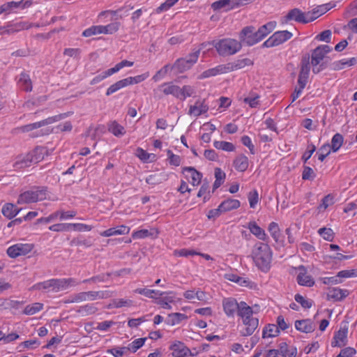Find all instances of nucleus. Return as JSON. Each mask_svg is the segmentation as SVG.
Instances as JSON below:
<instances>
[{
    "label": "nucleus",
    "mask_w": 357,
    "mask_h": 357,
    "mask_svg": "<svg viewBox=\"0 0 357 357\" xmlns=\"http://www.w3.org/2000/svg\"><path fill=\"white\" fill-rule=\"evenodd\" d=\"M275 21H271L259 27L257 30L253 26L244 27L239 33L241 43L252 46L265 38L275 28Z\"/></svg>",
    "instance_id": "f257e3e1"
},
{
    "label": "nucleus",
    "mask_w": 357,
    "mask_h": 357,
    "mask_svg": "<svg viewBox=\"0 0 357 357\" xmlns=\"http://www.w3.org/2000/svg\"><path fill=\"white\" fill-rule=\"evenodd\" d=\"M238 317L242 323L241 326H239L241 327L240 335L242 337L252 335L259 326L258 312L247 303H244L241 305Z\"/></svg>",
    "instance_id": "f03ea898"
},
{
    "label": "nucleus",
    "mask_w": 357,
    "mask_h": 357,
    "mask_svg": "<svg viewBox=\"0 0 357 357\" xmlns=\"http://www.w3.org/2000/svg\"><path fill=\"white\" fill-rule=\"evenodd\" d=\"M273 252L268 245L262 242H257L252 247L251 257L259 269L267 272L271 267Z\"/></svg>",
    "instance_id": "7ed1b4c3"
},
{
    "label": "nucleus",
    "mask_w": 357,
    "mask_h": 357,
    "mask_svg": "<svg viewBox=\"0 0 357 357\" xmlns=\"http://www.w3.org/2000/svg\"><path fill=\"white\" fill-rule=\"evenodd\" d=\"M78 284V282L73 278H52L35 284L32 288L36 290H44L47 292H59L65 291L70 287Z\"/></svg>",
    "instance_id": "20e7f679"
},
{
    "label": "nucleus",
    "mask_w": 357,
    "mask_h": 357,
    "mask_svg": "<svg viewBox=\"0 0 357 357\" xmlns=\"http://www.w3.org/2000/svg\"><path fill=\"white\" fill-rule=\"evenodd\" d=\"M48 193L45 187L35 186L22 192L17 199L18 204H26L43 201L47 198Z\"/></svg>",
    "instance_id": "39448f33"
},
{
    "label": "nucleus",
    "mask_w": 357,
    "mask_h": 357,
    "mask_svg": "<svg viewBox=\"0 0 357 357\" xmlns=\"http://www.w3.org/2000/svg\"><path fill=\"white\" fill-rule=\"evenodd\" d=\"M215 47L221 56H229L238 52L242 48L241 41L233 38H225L219 40Z\"/></svg>",
    "instance_id": "423d86ee"
},
{
    "label": "nucleus",
    "mask_w": 357,
    "mask_h": 357,
    "mask_svg": "<svg viewBox=\"0 0 357 357\" xmlns=\"http://www.w3.org/2000/svg\"><path fill=\"white\" fill-rule=\"evenodd\" d=\"M332 50V48L328 45H321L316 47L312 53L311 58V64L312 66V72L315 74L319 73L324 69L321 61L325 56Z\"/></svg>",
    "instance_id": "0eeeda50"
},
{
    "label": "nucleus",
    "mask_w": 357,
    "mask_h": 357,
    "mask_svg": "<svg viewBox=\"0 0 357 357\" xmlns=\"http://www.w3.org/2000/svg\"><path fill=\"white\" fill-rule=\"evenodd\" d=\"M112 296L109 291H83L75 294L72 302L80 303L83 301H93L98 299L107 298Z\"/></svg>",
    "instance_id": "6e6552de"
},
{
    "label": "nucleus",
    "mask_w": 357,
    "mask_h": 357,
    "mask_svg": "<svg viewBox=\"0 0 357 357\" xmlns=\"http://www.w3.org/2000/svg\"><path fill=\"white\" fill-rule=\"evenodd\" d=\"M199 54L200 49L195 50L193 52L185 57L178 59L172 68L176 70L178 73H183L190 69L197 61Z\"/></svg>",
    "instance_id": "1a4fd4ad"
},
{
    "label": "nucleus",
    "mask_w": 357,
    "mask_h": 357,
    "mask_svg": "<svg viewBox=\"0 0 357 357\" xmlns=\"http://www.w3.org/2000/svg\"><path fill=\"white\" fill-rule=\"evenodd\" d=\"M293 33L287 30L275 31L263 43L262 47L270 48L278 46L291 39Z\"/></svg>",
    "instance_id": "9d476101"
},
{
    "label": "nucleus",
    "mask_w": 357,
    "mask_h": 357,
    "mask_svg": "<svg viewBox=\"0 0 357 357\" xmlns=\"http://www.w3.org/2000/svg\"><path fill=\"white\" fill-rule=\"evenodd\" d=\"M33 5L32 0H21L20 1H8L0 6V14L12 13H17L18 10L30 8Z\"/></svg>",
    "instance_id": "9b49d317"
},
{
    "label": "nucleus",
    "mask_w": 357,
    "mask_h": 357,
    "mask_svg": "<svg viewBox=\"0 0 357 357\" xmlns=\"http://www.w3.org/2000/svg\"><path fill=\"white\" fill-rule=\"evenodd\" d=\"M67 114H60L54 116L49 117L46 119L35 122L33 123L27 124L23 126H21L19 129L23 132H28L35 129H38L40 127L52 124L54 122L59 121L67 116Z\"/></svg>",
    "instance_id": "f8f14e48"
},
{
    "label": "nucleus",
    "mask_w": 357,
    "mask_h": 357,
    "mask_svg": "<svg viewBox=\"0 0 357 357\" xmlns=\"http://www.w3.org/2000/svg\"><path fill=\"white\" fill-rule=\"evenodd\" d=\"M311 19L307 12H303L299 8H293L290 10L285 16V21H295L298 23L307 24L311 22Z\"/></svg>",
    "instance_id": "ddd939ff"
},
{
    "label": "nucleus",
    "mask_w": 357,
    "mask_h": 357,
    "mask_svg": "<svg viewBox=\"0 0 357 357\" xmlns=\"http://www.w3.org/2000/svg\"><path fill=\"white\" fill-rule=\"evenodd\" d=\"M33 249V245L29 243H17L10 246L7 249V254L11 258H16L19 256L25 255L29 253Z\"/></svg>",
    "instance_id": "4468645a"
},
{
    "label": "nucleus",
    "mask_w": 357,
    "mask_h": 357,
    "mask_svg": "<svg viewBox=\"0 0 357 357\" xmlns=\"http://www.w3.org/2000/svg\"><path fill=\"white\" fill-rule=\"evenodd\" d=\"M244 303H246L244 301L238 303L236 299L232 298H225L222 301L224 312L229 317H234L236 312L238 316V311L241 308V305Z\"/></svg>",
    "instance_id": "2eb2a0df"
},
{
    "label": "nucleus",
    "mask_w": 357,
    "mask_h": 357,
    "mask_svg": "<svg viewBox=\"0 0 357 357\" xmlns=\"http://www.w3.org/2000/svg\"><path fill=\"white\" fill-rule=\"evenodd\" d=\"M295 269L298 271L296 281L299 285L307 287L314 286V280L311 275L307 274V269L304 266H298Z\"/></svg>",
    "instance_id": "dca6fc26"
},
{
    "label": "nucleus",
    "mask_w": 357,
    "mask_h": 357,
    "mask_svg": "<svg viewBox=\"0 0 357 357\" xmlns=\"http://www.w3.org/2000/svg\"><path fill=\"white\" fill-rule=\"evenodd\" d=\"M208 105L204 99L197 100L193 105L189 106L188 114L194 117H197L202 114H206L208 110Z\"/></svg>",
    "instance_id": "f3484780"
},
{
    "label": "nucleus",
    "mask_w": 357,
    "mask_h": 357,
    "mask_svg": "<svg viewBox=\"0 0 357 357\" xmlns=\"http://www.w3.org/2000/svg\"><path fill=\"white\" fill-rule=\"evenodd\" d=\"M163 296H156L155 303L161 307L166 310H171V303L176 302V293L174 291H165Z\"/></svg>",
    "instance_id": "a211bd4d"
},
{
    "label": "nucleus",
    "mask_w": 357,
    "mask_h": 357,
    "mask_svg": "<svg viewBox=\"0 0 357 357\" xmlns=\"http://www.w3.org/2000/svg\"><path fill=\"white\" fill-rule=\"evenodd\" d=\"M173 357H188L191 354L190 350L180 341L174 342L169 347Z\"/></svg>",
    "instance_id": "6ab92c4d"
},
{
    "label": "nucleus",
    "mask_w": 357,
    "mask_h": 357,
    "mask_svg": "<svg viewBox=\"0 0 357 357\" xmlns=\"http://www.w3.org/2000/svg\"><path fill=\"white\" fill-rule=\"evenodd\" d=\"M183 174H185V178L190 181L192 185L197 186L201 183L202 174L199 172L197 171L194 167H183Z\"/></svg>",
    "instance_id": "aec40b11"
},
{
    "label": "nucleus",
    "mask_w": 357,
    "mask_h": 357,
    "mask_svg": "<svg viewBox=\"0 0 357 357\" xmlns=\"http://www.w3.org/2000/svg\"><path fill=\"white\" fill-rule=\"evenodd\" d=\"M254 63L253 61L249 58L238 59L232 62L225 63L227 73L236 71L242 69L246 66H252Z\"/></svg>",
    "instance_id": "412c9836"
},
{
    "label": "nucleus",
    "mask_w": 357,
    "mask_h": 357,
    "mask_svg": "<svg viewBox=\"0 0 357 357\" xmlns=\"http://www.w3.org/2000/svg\"><path fill=\"white\" fill-rule=\"evenodd\" d=\"M347 335L348 327L347 326L341 327L334 335L333 341L331 342L332 347L345 346L347 344Z\"/></svg>",
    "instance_id": "4be33fe9"
},
{
    "label": "nucleus",
    "mask_w": 357,
    "mask_h": 357,
    "mask_svg": "<svg viewBox=\"0 0 357 357\" xmlns=\"http://www.w3.org/2000/svg\"><path fill=\"white\" fill-rule=\"evenodd\" d=\"M294 326L297 331L305 333H312L316 328L314 321L310 319L296 320Z\"/></svg>",
    "instance_id": "5701e85b"
},
{
    "label": "nucleus",
    "mask_w": 357,
    "mask_h": 357,
    "mask_svg": "<svg viewBox=\"0 0 357 357\" xmlns=\"http://www.w3.org/2000/svg\"><path fill=\"white\" fill-rule=\"evenodd\" d=\"M250 233L260 241H267L268 236L264 229L258 225L255 221H250L245 226Z\"/></svg>",
    "instance_id": "b1692460"
},
{
    "label": "nucleus",
    "mask_w": 357,
    "mask_h": 357,
    "mask_svg": "<svg viewBox=\"0 0 357 357\" xmlns=\"http://www.w3.org/2000/svg\"><path fill=\"white\" fill-rule=\"evenodd\" d=\"M310 70V65L308 61H303L301 63V70L298 75V84L301 89H304L307 83Z\"/></svg>",
    "instance_id": "393cba45"
},
{
    "label": "nucleus",
    "mask_w": 357,
    "mask_h": 357,
    "mask_svg": "<svg viewBox=\"0 0 357 357\" xmlns=\"http://www.w3.org/2000/svg\"><path fill=\"white\" fill-rule=\"evenodd\" d=\"M357 58H344L338 61H335L331 63L330 68L333 70H340L356 65Z\"/></svg>",
    "instance_id": "a878e982"
},
{
    "label": "nucleus",
    "mask_w": 357,
    "mask_h": 357,
    "mask_svg": "<svg viewBox=\"0 0 357 357\" xmlns=\"http://www.w3.org/2000/svg\"><path fill=\"white\" fill-rule=\"evenodd\" d=\"M348 295V290L340 289L339 287H333L328 289L326 297L328 301L333 300L334 301H339L346 298Z\"/></svg>",
    "instance_id": "bb28decb"
},
{
    "label": "nucleus",
    "mask_w": 357,
    "mask_h": 357,
    "mask_svg": "<svg viewBox=\"0 0 357 357\" xmlns=\"http://www.w3.org/2000/svg\"><path fill=\"white\" fill-rule=\"evenodd\" d=\"M158 91H162L165 95H172L179 99L180 87L172 82H166L158 86Z\"/></svg>",
    "instance_id": "cd10ccee"
},
{
    "label": "nucleus",
    "mask_w": 357,
    "mask_h": 357,
    "mask_svg": "<svg viewBox=\"0 0 357 357\" xmlns=\"http://www.w3.org/2000/svg\"><path fill=\"white\" fill-rule=\"evenodd\" d=\"M158 234V232L155 228H151L150 229H143L134 231L132 233V238L133 239H144L149 237L155 238Z\"/></svg>",
    "instance_id": "c85d7f7f"
},
{
    "label": "nucleus",
    "mask_w": 357,
    "mask_h": 357,
    "mask_svg": "<svg viewBox=\"0 0 357 357\" xmlns=\"http://www.w3.org/2000/svg\"><path fill=\"white\" fill-rule=\"evenodd\" d=\"M130 227L122 225L119 227L109 228L103 231L100 233V236L103 237H109L115 235L127 234L130 232Z\"/></svg>",
    "instance_id": "c756f323"
},
{
    "label": "nucleus",
    "mask_w": 357,
    "mask_h": 357,
    "mask_svg": "<svg viewBox=\"0 0 357 357\" xmlns=\"http://www.w3.org/2000/svg\"><path fill=\"white\" fill-rule=\"evenodd\" d=\"M233 166L238 172H245L249 166L248 158L243 154L237 155L233 161Z\"/></svg>",
    "instance_id": "7c9ffc66"
},
{
    "label": "nucleus",
    "mask_w": 357,
    "mask_h": 357,
    "mask_svg": "<svg viewBox=\"0 0 357 357\" xmlns=\"http://www.w3.org/2000/svg\"><path fill=\"white\" fill-rule=\"evenodd\" d=\"M227 73L225 64L218 65L214 68L204 71L199 76V79H205L210 77L216 76L220 74Z\"/></svg>",
    "instance_id": "2f4dec72"
},
{
    "label": "nucleus",
    "mask_w": 357,
    "mask_h": 357,
    "mask_svg": "<svg viewBox=\"0 0 357 357\" xmlns=\"http://www.w3.org/2000/svg\"><path fill=\"white\" fill-rule=\"evenodd\" d=\"M241 205L238 199H227L223 201L218 206L220 213H225L238 208Z\"/></svg>",
    "instance_id": "473e14b6"
},
{
    "label": "nucleus",
    "mask_w": 357,
    "mask_h": 357,
    "mask_svg": "<svg viewBox=\"0 0 357 357\" xmlns=\"http://www.w3.org/2000/svg\"><path fill=\"white\" fill-rule=\"evenodd\" d=\"M18 86L23 91L29 92L32 90V82L30 77L26 73H22L17 81Z\"/></svg>",
    "instance_id": "72a5a7b5"
},
{
    "label": "nucleus",
    "mask_w": 357,
    "mask_h": 357,
    "mask_svg": "<svg viewBox=\"0 0 357 357\" xmlns=\"http://www.w3.org/2000/svg\"><path fill=\"white\" fill-rule=\"evenodd\" d=\"M20 211V209L12 203L5 204L1 209V213L3 216L8 219H13L15 218Z\"/></svg>",
    "instance_id": "f704fd0d"
},
{
    "label": "nucleus",
    "mask_w": 357,
    "mask_h": 357,
    "mask_svg": "<svg viewBox=\"0 0 357 357\" xmlns=\"http://www.w3.org/2000/svg\"><path fill=\"white\" fill-rule=\"evenodd\" d=\"M188 316L185 314L180 312H174L168 314L166 323L169 326H175L179 324L182 321L186 320Z\"/></svg>",
    "instance_id": "c9c22d12"
},
{
    "label": "nucleus",
    "mask_w": 357,
    "mask_h": 357,
    "mask_svg": "<svg viewBox=\"0 0 357 357\" xmlns=\"http://www.w3.org/2000/svg\"><path fill=\"white\" fill-rule=\"evenodd\" d=\"M108 130L116 137H122L126 133L125 128L117 121H113L108 124Z\"/></svg>",
    "instance_id": "e433bc0d"
},
{
    "label": "nucleus",
    "mask_w": 357,
    "mask_h": 357,
    "mask_svg": "<svg viewBox=\"0 0 357 357\" xmlns=\"http://www.w3.org/2000/svg\"><path fill=\"white\" fill-rule=\"evenodd\" d=\"M135 293H137V294H139L141 295H144V296H146L147 298H152L154 300L155 299L156 296H163L165 294V292H163V291H161L159 290L149 289H146V288L136 289L135 290Z\"/></svg>",
    "instance_id": "4c0bfd02"
},
{
    "label": "nucleus",
    "mask_w": 357,
    "mask_h": 357,
    "mask_svg": "<svg viewBox=\"0 0 357 357\" xmlns=\"http://www.w3.org/2000/svg\"><path fill=\"white\" fill-rule=\"evenodd\" d=\"M128 86L127 78L121 79L114 83L106 91V96H109L115 92L119 91L120 89L125 88Z\"/></svg>",
    "instance_id": "58836bf2"
},
{
    "label": "nucleus",
    "mask_w": 357,
    "mask_h": 357,
    "mask_svg": "<svg viewBox=\"0 0 357 357\" xmlns=\"http://www.w3.org/2000/svg\"><path fill=\"white\" fill-rule=\"evenodd\" d=\"M32 163L33 162L31 159V155L28 154L26 155L17 158L13 166L16 169H20L29 167Z\"/></svg>",
    "instance_id": "ea45409f"
},
{
    "label": "nucleus",
    "mask_w": 357,
    "mask_h": 357,
    "mask_svg": "<svg viewBox=\"0 0 357 357\" xmlns=\"http://www.w3.org/2000/svg\"><path fill=\"white\" fill-rule=\"evenodd\" d=\"M280 330L277 325L275 324H268L266 326L262 331V337H276L279 335Z\"/></svg>",
    "instance_id": "a19ab883"
},
{
    "label": "nucleus",
    "mask_w": 357,
    "mask_h": 357,
    "mask_svg": "<svg viewBox=\"0 0 357 357\" xmlns=\"http://www.w3.org/2000/svg\"><path fill=\"white\" fill-rule=\"evenodd\" d=\"M134 305V301L127 298H116L113 299L109 304L111 307L121 308L123 307H130Z\"/></svg>",
    "instance_id": "79ce46f5"
},
{
    "label": "nucleus",
    "mask_w": 357,
    "mask_h": 357,
    "mask_svg": "<svg viewBox=\"0 0 357 357\" xmlns=\"http://www.w3.org/2000/svg\"><path fill=\"white\" fill-rule=\"evenodd\" d=\"M47 154V150L44 147H36L31 153L29 154L31 155V159L33 163H38V162L44 159L45 155Z\"/></svg>",
    "instance_id": "37998d69"
},
{
    "label": "nucleus",
    "mask_w": 357,
    "mask_h": 357,
    "mask_svg": "<svg viewBox=\"0 0 357 357\" xmlns=\"http://www.w3.org/2000/svg\"><path fill=\"white\" fill-rule=\"evenodd\" d=\"M259 95L255 92H251L248 96L243 98V102L248 104L251 108H256L259 105Z\"/></svg>",
    "instance_id": "c03bdc74"
},
{
    "label": "nucleus",
    "mask_w": 357,
    "mask_h": 357,
    "mask_svg": "<svg viewBox=\"0 0 357 357\" xmlns=\"http://www.w3.org/2000/svg\"><path fill=\"white\" fill-rule=\"evenodd\" d=\"M344 142L343 136L340 133L335 134L331 139V150L333 153L338 151Z\"/></svg>",
    "instance_id": "a18cd8bd"
},
{
    "label": "nucleus",
    "mask_w": 357,
    "mask_h": 357,
    "mask_svg": "<svg viewBox=\"0 0 357 357\" xmlns=\"http://www.w3.org/2000/svg\"><path fill=\"white\" fill-rule=\"evenodd\" d=\"M9 29L8 31L18 32L22 30L29 29L31 27V24L27 22H19L16 23H9L7 25Z\"/></svg>",
    "instance_id": "49530a36"
},
{
    "label": "nucleus",
    "mask_w": 357,
    "mask_h": 357,
    "mask_svg": "<svg viewBox=\"0 0 357 357\" xmlns=\"http://www.w3.org/2000/svg\"><path fill=\"white\" fill-rule=\"evenodd\" d=\"M98 311V307L93 303H88L82 305L77 310V312L82 316H88L95 314Z\"/></svg>",
    "instance_id": "de8ad7c7"
},
{
    "label": "nucleus",
    "mask_w": 357,
    "mask_h": 357,
    "mask_svg": "<svg viewBox=\"0 0 357 357\" xmlns=\"http://www.w3.org/2000/svg\"><path fill=\"white\" fill-rule=\"evenodd\" d=\"M213 146L219 150H222L227 152H232L235 151V146L228 142L225 141H214L213 142Z\"/></svg>",
    "instance_id": "09e8293b"
},
{
    "label": "nucleus",
    "mask_w": 357,
    "mask_h": 357,
    "mask_svg": "<svg viewBox=\"0 0 357 357\" xmlns=\"http://www.w3.org/2000/svg\"><path fill=\"white\" fill-rule=\"evenodd\" d=\"M43 308V303H34L31 305H26L23 310V313L26 315H33L42 310Z\"/></svg>",
    "instance_id": "8fccbe9b"
},
{
    "label": "nucleus",
    "mask_w": 357,
    "mask_h": 357,
    "mask_svg": "<svg viewBox=\"0 0 357 357\" xmlns=\"http://www.w3.org/2000/svg\"><path fill=\"white\" fill-rule=\"evenodd\" d=\"M225 173L220 168L215 169V180L213 183V190L218 188L225 181Z\"/></svg>",
    "instance_id": "3c124183"
},
{
    "label": "nucleus",
    "mask_w": 357,
    "mask_h": 357,
    "mask_svg": "<svg viewBox=\"0 0 357 357\" xmlns=\"http://www.w3.org/2000/svg\"><path fill=\"white\" fill-rule=\"evenodd\" d=\"M136 156L140 159L143 162H151L155 158V155L149 153L143 149L138 147L135 153Z\"/></svg>",
    "instance_id": "603ef678"
},
{
    "label": "nucleus",
    "mask_w": 357,
    "mask_h": 357,
    "mask_svg": "<svg viewBox=\"0 0 357 357\" xmlns=\"http://www.w3.org/2000/svg\"><path fill=\"white\" fill-rule=\"evenodd\" d=\"M317 233L327 241H333L335 237V233L331 228L321 227L318 229Z\"/></svg>",
    "instance_id": "864d4df0"
},
{
    "label": "nucleus",
    "mask_w": 357,
    "mask_h": 357,
    "mask_svg": "<svg viewBox=\"0 0 357 357\" xmlns=\"http://www.w3.org/2000/svg\"><path fill=\"white\" fill-rule=\"evenodd\" d=\"M147 340L146 337H142L135 339L131 343H130L127 347L128 350L132 353H135L138 349L142 347Z\"/></svg>",
    "instance_id": "5fc2aeb1"
},
{
    "label": "nucleus",
    "mask_w": 357,
    "mask_h": 357,
    "mask_svg": "<svg viewBox=\"0 0 357 357\" xmlns=\"http://www.w3.org/2000/svg\"><path fill=\"white\" fill-rule=\"evenodd\" d=\"M102 34H113L118 31L120 23L118 22H112L107 25H101Z\"/></svg>",
    "instance_id": "6e6d98bb"
},
{
    "label": "nucleus",
    "mask_w": 357,
    "mask_h": 357,
    "mask_svg": "<svg viewBox=\"0 0 357 357\" xmlns=\"http://www.w3.org/2000/svg\"><path fill=\"white\" fill-rule=\"evenodd\" d=\"M195 93V89L190 85H184L180 87L179 100H184L188 97L192 96Z\"/></svg>",
    "instance_id": "4d7b16f0"
},
{
    "label": "nucleus",
    "mask_w": 357,
    "mask_h": 357,
    "mask_svg": "<svg viewBox=\"0 0 357 357\" xmlns=\"http://www.w3.org/2000/svg\"><path fill=\"white\" fill-rule=\"evenodd\" d=\"M98 34H102L101 25L91 26L86 29L82 33L84 37H91Z\"/></svg>",
    "instance_id": "13d9d810"
},
{
    "label": "nucleus",
    "mask_w": 357,
    "mask_h": 357,
    "mask_svg": "<svg viewBox=\"0 0 357 357\" xmlns=\"http://www.w3.org/2000/svg\"><path fill=\"white\" fill-rule=\"evenodd\" d=\"M332 152L331 150L330 144L326 143L323 144L319 149L317 155L318 156V160L321 162H323L325 158Z\"/></svg>",
    "instance_id": "bf43d9fd"
},
{
    "label": "nucleus",
    "mask_w": 357,
    "mask_h": 357,
    "mask_svg": "<svg viewBox=\"0 0 357 357\" xmlns=\"http://www.w3.org/2000/svg\"><path fill=\"white\" fill-rule=\"evenodd\" d=\"M150 76V74L149 72H146L142 75H139L135 77H126L129 85L132 84H137L139 83H141L146 80Z\"/></svg>",
    "instance_id": "052dcab7"
},
{
    "label": "nucleus",
    "mask_w": 357,
    "mask_h": 357,
    "mask_svg": "<svg viewBox=\"0 0 357 357\" xmlns=\"http://www.w3.org/2000/svg\"><path fill=\"white\" fill-rule=\"evenodd\" d=\"M56 211L57 217L60 220H71L74 218L77 215V211L74 210L67 211L63 210H58Z\"/></svg>",
    "instance_id": "680f3d73"
},
{
    "label": "nucleus",
    "mask_w": 357,
    "mask_h": 357,
    "mask_svg": "<svg viewBox=\"0 0 357 357\" xmlns=\"http://www.w3.org/2000/svg\"><path fill=\"white\" fill-rule=\"evenodd\" d=\"M325 8L322 6V5H319L316 8H313L312 10L308 11V15L311 19V22L315 20L319 17L321 16L325 13Z\"/></svg>",
    "instance_id": "e2e57ef3"
},
{
    "label": "nucleus",
    "mask_w": 357,
    "mask_h": 357,
    "mask_svg": "<svg viewBox=\"0 0 357 357\" xmlns=\"http://www.w3.org/2000/svg\"><path fill=\"white\" fill-rule=\"evenodd\" d=\"M164 180V176L162 174H154L148 176L146 178V182L151 185H155L161 183Z\"/></svg>",
    "instance_id": "0e129e2a"
},
{
    "label": "nucleus",
    "mask_w": 357,
    "mask_h": 357,
    "mask_svg": "<svg viewBox=\"0 0 357 357\" xmlns=\"http://www.w3.org/2000/svg\"><path fill=\"white\" fill-rule=\"evenodd\" d=\"M49 229L52 231L62 232L70 231V223H57L49 227Z\"/></svg>",
    "instance_id": "69168bd1"
},
{
    "label": "nucleus",
    "mask_w": 357,
    "mask_h": 357,
    "mask_svg": "<svg viewBox=\"0 0 357 357\" xmlns=\"http://www.w3.org/2000/svg\"><path fill=\"white\" fill-rule=\"evenodd\" d=\"M179 0H166L155 10L157 13H160L164 11L169 10L173 6H174Z\"/></svg>",
    "instance_id": "338daca9"
},
{
    "label": "nucleus",
    "mask_w": 357,
    "mask_h": 357,
    "mask_svg": "<svg viewBox=\"0 0 357 357\" xmlns=\"http://www.w3.org/2000/svg\"><path fill=\"white\" fill-rule=\"evenodd\" d=\"M268 229L273 239L275 241H278L280 237V229L278 225L275 222H272L269 224Z\"/></svg>",
    "instance_id": "774afa93"
}]
</instances>
